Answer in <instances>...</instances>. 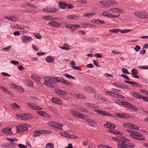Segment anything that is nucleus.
I'll return each instance as SVG.
<instances>
[{"label": "nucleus", "mask_w": 148, "mask_h": 148, "mask_svg": "<svg viewBox=\"0 0 148 148\" xmlns=\"http://www.w3.org/2000/svg\"><path fill=\"white\" fill-rule=\"evenodd\" d=\"M59 77H44V84L48 86L51 88H54L55 86V84L59 82Z\"/></svg>", "instance_id": "nucleus-1"}, {"label": "nucleus", "mask_w": 148, "mask_h": 148, "mask_svg": "<svg viewBox=\"0 0 148 148\" xmlns=\"http://www.w3.org/2000/svg\"><path fill=\"white\" fill-rule=\"evenodd\" d=\"M127 131L131 134L130 136L133 138L140 141H144L145 140V138L143 136V134L140 133L130 129L127 130Z\"/></svg>", "instance_id": "nucleus-2"}, {"label": "nucleus", "mask_w": 148, "mask_h": 148, "mask_svg": "<svg viewBox=\"0 0 148 148\" xmlns=\"http://www.w3.org/2000/svg\"><path fill=\"white\" fill-rule=\"evenodd\" d=\"M117 146L119 148H134L135 147L134 143H129L126 145L125 143H117Z\"/></svg>", "instance_id": "nucleus-3"}, {"label": "nucleus", "mask_w": 148, "mask_h": 148, "mask_svg": "<svg viewBox=\"0 0 148 148\" xmlns=\"http://www.w3.org/2000/svg\"><path fill=\"white\" fill-rule=\"evenodd\" d=\"M16 132L18 133H20L26 131L28 130L27 126L25 125H21L16 127Z\"/></svg>", "instance_id": "nucleus-4"}, {"label": "nucleus", "mask_w": 148, "mask_h": 148, "mask_svg": "<svg viewBox=\"0 0 148 148\" xmlns=\"http://www.w3.org/2000/svg\"><path fill=\"white\" fill-rule=\"evenodd\" d=\"M54 92L56 94L62 96L64 95L67 93L64 90L58 88L55 89Z\"/></svg>", "instance_id": "nucleus-5"}, {"label": "nucleus", "mask_w": 148, "mask_h": 148, "mask_svg": "<svg viewBox=\"0 0 148 148\" xmlns=\"http://www.w3.org/2000/svg\"><path fill=\"white\" fill-rule=\"evenodd\" d=\"M57 9L54 7H50L49 8H45L42 9L45 12L47 13L55 12H56Z\"/></svg>", "instance_id": "nucleus-6"}, {"label": "nucleus", "mask_w": 148, "mask_h": 148, "mask_svg": "<svg viewBox=\"0 0 148 148\" xmlns=\"http://www.w3.org/2000/svg\"><path fill=\"white\" fill-rule=\"evenodd\" d=\"M115 114L118 117L122 118H128L130 116L127 114L122 113H116Z\"/></svg>", "instance_id": "nucleus-7"}, {"label": "nucleus", "mask_w": 148, "mask_h": 148, "mask_svg": "<svg viewBox=\"0 0 148 148\" xmlns=\"http://www.w3.org/2000/svg\"><path fill=\"white\" fill-rule=\"evenodd\" d=\"M59 82H60L64 84L67 86H73L72 83L61 78L59 77Z\"/></svg>", "instance_id": "nucleus-8"}, {"label": "nucleus", "mask_w": 148, "mask_h": 148, "mask_svg": "<svg viewBox=\"0 0 148 148\" xmlns=\"http://www.w3.org/2000/svg\"><path fill=\"white\" fill-rule=\"evenodd\" d=\"M125 107L129 109L134 110V111H137L138 110L137 108L135 107L133 105L127 102L125 103Z\"/></svg>", "instance_id": "nucleus-9"}, {"label": "nucleus", "mask_w": 148, "mask_h": 148, "mask_svg": "<svg viewBox=\"0 0 148 148\" xmlns=\"http://www.w3.org/2000/svg\"><path fill=\"white\" fill-rule=\"evenodd\" d=\"M18 118L20 119H22L23 120H26L29 119L30 115L27 114H22L21 115H18L16 114Z\"/></svg>", "instance_id": "nucleus-10"}, {"label": "nucleus", "mask_w": 148, "mask_h": 148, "mask_svg": "<svg viewBox=\"0 0 148 148\" xmlns=\"http://www.w3.org/2000/svg\"><path fill=\"white\" fill-rule=\"evenodd\" d=\"M112 85L120 88H127V86L125 84L117 82H114L112 83Z\"/></svg>", "instance_id": "nucleus-11"}, {"label": "nucleus", "mask_w": 148, "mask_h": 148, "mask_svg": "<svg viewBox=\"0 0 148 148\" xmlns=\"http://www.w3.org/2000/svg\"><path fill=\"white\" fill-rule=\"evenodd\" d=\"M50 25L54 27H58L61 26V24L55 21H51L48 23Z\"/></svg>", "instance_id": "nucleus-12"}, {"label": "nucleus", "mask_w": 148, "mask_h": 148, "mask_svg": "<svg viewBox=\"0 0 148 148\" xmlns=\"http://www.w3.org/2000/svg\"><path fill=\"white\" fill-rule=\"evenodd\" d=\"M104 126H106V127L109 128L110 129H114L116 127L115 125L113 124L107 122L106 124L103 125Z\"/></svg>", "instance_id": "nucleus-13"}, {"label": "nucleus", "mask_w": 148, "mask_h": 148, "mask_svg": "<svg viewBox=\"0 0 148 148\" xmlns=\"http://www.w3.org/2000/svg\"><path fill=\"white\" fill-rule=\"evenodd\" d=\"M51 101L52 102L59 104H61L62 103V100L57 98L53 97Z\"/></svg>", "instance_id": "nucleus-14"}, {"label": "nucleus", "mask_w": 148, "mask_h": 148, "mask_svg": "<svg viewBox=\"0 0 148 148\" xmlns=\"http://www.w3.org/2000/svg\"><path fill=\"white\" fill-rule=\"evenodd\" d=\"M85 91L88 93H95V91L91 87L86 86L85 88Z\"/></svg>", "instance_id": "nucleus-15"}, {"label": "nucleus", "mask_w": 148, "mask_h": 148, "mask_svg": "<svg viewBox=\"0 0 148 148\" xmlns=\"http://www.w3.org/2000/svg\"><path fill=\"white\" fill-rule=\"evenodd\" d=\"M67 18L69 19L76 20L77 19H80L81 18V16H77L75 14H73L68 16H67Z\"/></svg>", "instance_id": "nucleus-16"}, {"label": "nucleus", "mask_w": 148, "mask_h": 148, "mask_svg": "<svg viewBox=\"0 0 148 148\" xmlns=\"http://www.w3.org/2000/svg\"><path fill=\"white\" fill-rule=\"evenodd\" d=\"M36 112L39 115L44 117H48L50 116L49 115H48V114L47 113L45 112H44L40 111H37Z\"/></svg>", "instance_id": "nucleus-17"}, {"label": "nucleus", "mask_w": 148, "mask_h": 148, "mask_svg": "<svg viewBox=\"0 0 148 148\" xmlns=\"http://www.w3.org/2000/svg\"><path fill=\"white\" fill-rule=\"evenodd\" d=\"M43 133V130L37 131L36 130L34 132L33 136L34 137L39 136L40 135V134Z\"/></svg>", "instance_id": "nucleus-18"}, {"label": "nucleus", "mask_w": 148, "mask_h": 148, "mask_svg": "<svg viewBox=\"0 0 148 148\" xmlns=\"http://www.w3.org/2000/svg\"><path fill=\"white\" fill-rule=\"evenodd\" d=\"M72 95L73 96L79 98L81 99H85L86 98V97L83 95L82 94H76L75 93H73Z\"/></svg>", "instance_id": "nucleus-19"}, {"label": "nucleus", "mask_w": 148, "mask_h": 148, "mask_svg": "<svg viewBox=\"0 0 148 148\" xmlns=\"http://www.w3.org/2000/svg\"><path fill=\"white\" fill-rule=\"evenodd\" d=\"M5 18L8 19L9 21H12L14 22L17 21V18L15 16H9L8 17V16H5Z\"/></svg>", "instance_id": "nucleus-20"}, {"label": "nucleus", "mask_w": 148, "mask_h": 148, "mask_svg": "<svg viewBox=\"0 0 148 148\" xmlns=\"http://www.w3.org/2000/svg\"><path fill=\"white\" fill-rule=\"evenodd\" d=\"M131 95L133 96L138 99H141L142 97V96L140 94L136 92H132Z\"/></svg>", "instance_id": "nucleus-21"}, {"label": "nucleus", "mask_w": 148, "mask_h": 148, "mask_svg": "<svg viewBox=\"0 0 148 148\" xmlns=\"http://www.w3.org/2000/svg\"><path fill=\"white\" fill-rule=\"evenodd\" d=\"M2 132L5 133L9 134H11L12 133L11 131V128L10 127L5 128L3 130Z\"/></svg>", "instance_id": "nucleus-22"}, {"label": "nucleus", "mask_w": 148, "mask_h": 148, "mask_svg": "<svg viewBox=\"0 0 148 148\" xmlns=\"http://www.w3.org/2000/svg\"><path fill=\"white\" fill-rule=\"evenodd\" d=\"M45 60L46 62H49L52 63L54 61V59L51 56H49L45 58Z\"/></svg>", "instance_id": "nucleus-23"}, {"label": "nucleus", "mask_w": 148, "mask_h": 148, "mask_svg": "<svg viewBox=\"0 0 148 148\" xmlns=\"http://www.w3.org/2000/svg\"><path fill=\"white\" fill-rule=\"evenodd\" d=\"M134 14L140 18L143 19V17H144L143 15V12L140 13L138 12H135L134 13Z\"/></svg>", "instance_id": "nucleus-24"}, {"label": "nucleus", "mask_w": 148, "mask_h": 148, "mask_svg": "<svg viewBox=\"0 0 148 148\" xmlns=\"http://www.w3.org/2000/svg\"><path fill=\"white\" fill-rule=\"evenodd\" d=\"M59 7L60 8L65 9L67 6V3L63 2H59Z\"/></svg>", "instance_id": "nucleus-25"}, {"label": "nucleus", "mask_w": 148, "mask_h": 148, "mask_svg": "<svg viewBox=\"0 0 148 148\" xmlns=\"http://www.w3.org/2000/svg\"><path fill=\"white\" fill-rule=\"evenodd\" d=\"M21 39L23 42L26 43L31 41L32 40V38H22Z\"/></svg>", "instance_id": "nucleus-26"}, {"label": "nucleus", "mask_w": 148, "mask_h": 148, "mask_svg": "<svg viewBox=\"0 0 148 148\" xmlns=\"http://www.w3.org/2000/svg\"><path fill=\"white\" fill-rule=\"evenodd\" d=\"M70 112L71 113L73 116L75 117V116H76L77 115V113L78 112H77L74 109L71 108L70 109Z\"/></svg>", "instance_id": "nucleus-27"}, {"label": "nucleus", "mask_w": 148, "mask_h": 148, "mask_svg": "<svg viewBox=\"0 0 148 148\" xmlns=\"http://www.w3.org/2000/svg\"><path fill=\"white\" fill-rule=\"evenodd\" d=\"M94 21V23L98 24H102L105 23V22L104 21H102L99 19Z\"/></svg>", "instance_id": "nucleus-28"}, {"label": "nucleus", "mask_w": 148, "mask_h": 148, "mask_svg": "<svg viewBox=\"0 0 148 148\" xmlns=\"http://www.w3.org/2000/svg\"><path fill=\"white\" fill-rule=\"evenodd\" d=\"M68 46L69 45L68 44L65 43L64 44V46L63 47H59L63 50H68L70 49L68 47Z\"/></svg>", "instance_id": "nucleus-29"}, {"label": "nucleus", "mask_w": 148, "mask_h": 148, "mask_svg": "<svg viewBox=\"0 0 148 148\" xmlns=\"http://www.w3.org/2000/svg\"><path fill=\"white\" fill-rule=\"evenodd\" d=\"M95 15V14L94 13H86L84 14L83 16L84 17H88V18H90L92 16Z\"/></svg>", "instance_id": "nucleus-30"}, {"label": "nucleus", "mask_w": 148, "mask_h": 148, "mask_svg": "<svg viewBox=\"0 0 148 148\" xmlns=\"http://www.w3.org/2000/svg\"><path fill=\"white\" fill-rule=\"evenodd\" d=\"M31 77L33 78L34 80L37 81L38 82H40V77L37 76L35 75H32Z\"/></svg>", "instance_id": "nucleus-31"}, {"label": "nucleus", "mask_w": 148, "mask_h": 148, "mask_svg": "<svg viewBox=\"0 0 148 148\" xmlns=\"http://www.w3.org/2000/svg\"><path fill=\"white\" fill-rule=\"evenodd\" d=\"M63 75L65 77L69 79H75L76 78L73 77V76L69 75L68 74H63Z\"/></svg>", "instance_id": "nucleus-32"}, {"label": "nucleus", "mask_w": 148, "mask_h": 148, "mask_svg": "<svg viewBox=\"0 0 148 148\" xmlns=\"http://www.w3.org/2000/svg\"><path fill=\"white\" fill-rule=\"evenodd\" d=\"M62 126L63 125L60 124V123H56L54 127L59 129H62Z\"/></svg>", "instance_id": "nucleus-33"}, {"label": "nucleus", "mask_w": 148, "mask_h": 148, "mask_svg": "<svg viewBox=\"0 0 148 148\" xmlns=\"http://www.w3.org/2000/svg\"><path fill=\"white\" fill-rule=\"evenodd\" d=\"M121 30L120 29H110L109 32L111 33H117L119 32Z\"/></svg>", "instance_id": "nucleus-34"}, {"label": "nucleus", "mask_w": 148, "mask_h": 148, "mask_svg": "<svg viewBox=\"0 0 148 148\" xmlns=\"http://www.w3.org/2000/svg\"><path fill=\"white\" fill-rule=\"evenodd\" d=\"M101 115L105 116H110L112 117L113 116L110 113L103 110L102 111V114Z\"/></svg>", "instance_id": "nucleus-35"}, {"label": "nucleus", "mask_w": 148, "mask_h": 148, "mask_svg": "<svg viewBox=\"0 0 148 148\" xmlns=\"http://www.w3.org/2000/svg\"><path fill=\"white\" fill-rule=\"evenodd\" d=\"M116 103L119 105H121L122 104V105H124L125 106V103L126 102H122L121 100L118 99L116 101Z\"/></svg>", "instance_id": "nucleus-36"}, {"label": "nucleus", "mask_w": 148, "mask_h": 148, "mask_svg": "<svg viewBox=\"0 0 148 148\" xmlns=\"http://www.w3.org/2000/svg\"><path fill=\"white\" fill-rule=\"evenodd\" d=\"M54 144L52 143H48L46 146V148H54Z\"/></svg>", "instance_id": "nucleus-37"}, {"label": "nucleus", "mask_w": 148, "mask_h": 148, "mask_svg": "<svg viewBox=\"0 0 148 148\" xmlns=\"http://www.w3.org/2000/svg\"><path fill=\"white\" fill-rule=\"evenodd\" d=\"M131 72L132 73H131V74L132 75H137L138 74V70L135 69H132Z\"/></svg>", "instance_id": "nucleus-38"}, {"label": "nucleus", "mask_w": 148, "mask_h": 148, "mask_svg": "<svg viewBox=\"0 0 148 148\" xmlns=\"http://www.w3.org/2000/svg\"><path fill=\"white\" fill-rule=\"evenodd\" d=\"M86 40L91 42H94L96 41V39L94 38H88L86 39Z\"/></svg>", "instance_id": "nucleus-39"}, {"label": "nucleus", "mask_w": 148, "mask_h": 148, "mask_svg": "<svg viewBox=\"0 0 148 148\" xmlns=\"http://www.w3.org/2000/svg\"><path fill=\"white\" fill-rule=\"evenodd\" d=\"M102 15L104 16H109L110 17L111 16H112L111 14H110L109 12H103L102 13Z\"/></svg>", "instance_id": "nucleus-40"}, {"label": "nucleus", "mask_w": 148, "mask_h": 148, "mask_svg": "<svg viewBox=\"0 0 148 148\" xmlns=\"http://www.w3.org/2000/svg\"><path fill=\"white\" fill-rule=\"evenodd\" d=\"M77 108L78 110L81 112H83L85 113H87L88 112V110L82 107H81L80 108Z\"/></svg>", "instance_id": "nucleus-41"}, {"label": "nucleus", "mask_w": 148, "mask_h": 148, "mask_svg": "<svg viewBox=\"0 0 148 148\" xmlns=\"http://www.w3.org/2000/svg\"><path fill=\"white\" fill-rule=\"evenodd\" d=\"M6 139L8 141L10 142H14L15 141H18V140L15 138H7Z\"/></svg>", "instance_id": "nucleus-42"}, {"label": "nucleus", "mask_w": 148, "mask_h": 148, "mask_svg": "<svg viewBox=\"0 0 148 148\" xmlns=\"http://www.w3.org/2000/svg\"><path fill=\"white\" fill-rule=\"evenodd\" d=\"M77 115L76 116H75V117H79V118H81L82 119L84 118V115L83 114H81V113H80L79 112H77Z\"/></svg>", "instance_id": "nucleus-43"}, {"label": "nucleus", "mask_w": 148, "mask_h": 148, "mask_svg": "<svg viewBox=\"0 0 148 148\" xmlns=\"http://www.w3.org/2000/svg\"><path fill=\"white\" fill-rule=\"evenodd\" d=\"M16 90L20 93L23 92H24V90L23 88L21 87L18 86L17 87Z\"/></svg>", "instance_id": "nucleus-44"}, {"label": "nucleus", "mask_w": 148, "mask_h": 148, "mask_svg": "<svg viewBox=\"0 0 148 148\" xmlns=\"http://www.w3.org/2000/svg\"><path fill=\"white\" fill-rule=\"evenodd\" d=\"M119 141H121L122 142H125L127 140V139L125 137L119 136Z\"/></svg>", "instance_id": "nucleus-45"}, {"label": "nucleus", "mask_w": 148, "mask_h": 148, "mask_svg": "<svg viewBox=\"0 0 148 148\" xmlns=\"http://www.w3.org/2000/svg\"><path fill=\"white\" fill-rule=\"evenodd\" d=\"M139 127L136 125L133 124V126H132L131 129H134L135 130H138Z\"/></svg>", "instance_id": "nucleus-46"}, {"label": "nucleus", "mask_w": 148, "mask_h": 148, "mask_svg": "<svg viewBox=\"0 0 148 148\" xmlns=\"http://www.w3.org/2000/svg\"><path fill=\"white\" fill-rule=\"evenodd\" d=\"M33 109L35 110H42V108L41 107H39L37 105H34V108H33Z\"/></svg>", "instance_id": "nucleus-47"}, {"label": "nucleus", "mask_w": 148, "mask_h": 148, "mask_svg": "<svg viewBox=\"0 0 148 148\" xmlns=\"http://www.w3.org/2000/svg\"><path fill=\"white\" fill-rule=\"evenodd\" d=\"M56 123L53 121H50L48 122V124L53 127H54Z\"/></svg>", "instance_id": "nucleus-48"}, {"label": "nucleus", "mask_w": 148, "mask_h": 148, "mask_svg": "<svg viewBox=\"0 0 148 148\" xmlns=\"http://www.w3.org/2000/svg\"><path fill=\"white\" fill-rule=\"evenodd\" d=\"M98 148H112L111 147H110L107 145H101L98 147Z\"/></svg>", "instance_id": "nucleus-49"}, {"label": "nucleus", "mask_w": 148, "mask_h": 148, "mask_svg": "<svg viewBox=\"0 0 148 148\" xmlns=\"http://www.w3.org/2000/svg\"><path fill=\"white\" fill-rule=\"evenodd\" d=\"M70 134H69L67 132H64L62 135L64 136L67 138H69V136Z\"/></svg>", "instance_id": "nucleus-50"}, {"label": "nucleus", "mask_w": 148, "mask_h": 148, "mask_svg": "<svg viewBox=\"0 0 148 148\" xmlns=\"http://www.w3.org/2000/svg\"><path fill=\"white\" fill-rule=\"evenodd\" d=\"M29 27L28 26H27L25 25H19L18 26V27H17V29H24L25 28H28Z\"/></svg>", "instance_id": "nucleus-51"}, {"label": "nucleus", "mask_w": 148, "mask_h": 148, "mask_svg": "<svg viewBox=\"0 0 148 148\" xmlns=\"http://www.w3.org/2000/svg\"><path fill=\"white\" fill-rule=\"evenodd\" d=\"M122 71L123 73H125L127 74H130V73L125 68H122Z\"/></svg>", "instance_id": "nucleus-52"}, {"label": "nucleus", "mask_w": 148, "mask_h": 148, "mask_svg": "<svg viewBox=\"0 0 148 148\" xmlns=\"http://www.w3.org/2000/svg\"><path fill=\"white\" fill-rule=\"evenodd\" d=\"M17 145V144L15 142H12L10 143V146L12 147V148L15 147Z\"/></svg>", "instance_id": "nucleus-53"}, {"label": "nucleus", "mask_w": 148, "mask_h": 148, "mask_svg": "<svg viewBox=\"0 0 148 148\" xmlns=\"http://www.w3.org/2000/svg\"><path fill=\"white\" fill-rule=\"evenodd\" d=\"M77 138V136L75 134L71 135L70 134L69 136V138L71 139H75Z\"/></svg>", "instance_id": "nucleus-54"}, {"label": "nucleus", "mask_w": 148, "mask_h": 148, "mask_svg": "<svg viewBox=\"0 0 148 148\" xmlns=\"http://www.w3.org/2000/svg\"><path fill=\"white\" fill-rule=\"evenodd\" d=\"M72 27V29L74 30L75 29H77L80 26L78 25L73 24Z\"/></svg>", "instance_id": "nucleus-55"}, {"label": "nucleus", "mask_w": 148, "mask_h": 148, "mask_svg": "<svg viewBox=\"0 0 148 148\" xmlns=\"http://www.w3.org/2000/svg\"><path fill=\"white\" fill-rule=\"evenodd\" d=\"M110 3H109V5H116L117 4V3L114 1H110Z\"/></svg>", "instance_id": "nucleus-56"}, {"label": "nucleus", "mask_w": 148, "mask_h": 148, "mask_svg": "<svg viewBox=\"0 0 148 148\" xmlns=\"http://www.w3.org/2000/svg\"><path fill=\"white\" fill-rule=\"evenodd\" d=\"M18 146L19 148H27V146L23 145L22 144H19L18 145Z\"/></svg>", "instance_id": "nucleus-57"}, {"label": "nucleus", "mask_w": 148, "mask_h": 148, "mask_svg": "<svg viewBox=\"0 0 148 148\" xmlns=\"http://www.w3.org/2000/svg\"><path fill=\"white\" fill-rule=\"evenodd\" d=\"M119 136H117L116 137H113L112 138V139L113 140L115 141H119Z\"/></svg>", "instance_id": "nucleus-58"}, {"label": "nucleus", "mask_w": 148, "mask_h": 148, "mask_svg": "<svg viewBox=\"0 0 148 148\" xmlns=\"http://www.w3.org/2000/svg\"><path fill=\"white\" fill-rule=\"evenodd\" d=\"M114 97L118 98L121 99L123 98H124V96L123 95H119L118 94V92L117 93V94L116 95H115V96H114Z\"/></svg>", "instance_id": "nucleus-59"}, {"label": "nucleus", "mask_w": 148, "mask_h": 148, "mask_svg": "<svg viewBox=\"0 0 148 148\" xmlns=\"http://www.w3.org/2000/svg\"><path fill=\"white\" fill-rule=\"evenodd\" d=\"M131 31L129 29H124L121 30H120L121 33H126L128 32Z\"/></svg>", "instance_id": "nucleus-60"}, {"label": "nucleus", "mask_w": 148, "mask_h": 148, "mask_svg": "<svg viewBox=\"0 0 148 148\" xmlns=\"http://www.w3.org/2000/svg\"><path fill=\"white\" fill-rule=\"evenodd\" d=\"M11 63L14 65H16L19 64V62L15 60H12L11 61Z\"/></svg>", "instance_id": "nucleus-61"}, {"label": "nucleus", "mask_w": 148, "mask_h": 148, "mask_svg": "<svg viewBox=\"0 0 148 148\" xmlns=\"http://www.w3.org/2000/svg\"><path fill=\"white\" fill-rule=\"evenodd\" d=\"M1 74L4 76H7L8 77H10V75L7 73L2 72L1 73Z\"/></svg>", "instance_id": "nucleus-62"}, {"label": "nucleus", "mask_w": 148, "mask_h": 148, "mask_svg": "<svg viewBox=\"0 0 148 148\" xmlns=\"http://www.w3.org/2000/svg\"><path fill=\"white\" fill-rule=\"evenodd\" d=\"M143 19L148 18V14L145 13L144 12H143Z\"/></svg>", "instance_id": "nucleus-63"}, {"label": "nucleus", "mask_w": 148, "mask_h": 148, "mask_svg": "<svg viewBox=\"0 0 148 148\" xmlns=\"http://www.w3.org/2000/svg\"><path fill=\"white\" fill-rule=\"evenodd\" d=\"M66 7L68 9H72L74 7L72 5L67 4V6Z\"/></svg>", "instance_id": "nucleus-64"}]
</instances>
